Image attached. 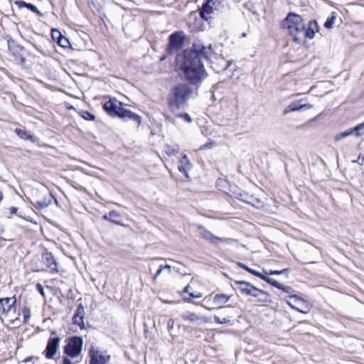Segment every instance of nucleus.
<instances>
[{
  "label": "nucleus",
  "mask_w": 364,
  "mask_h": 364,
  "mask_svg": "<svg viewBox=\"0 0 364 364\" xmlns=\"http://www.w3.org/2000/svg\"><path fill=\"white\" fill-rule=\"evenodd\" d=\"M22 314H23V322L26 323L28 322V321L31 318V309L26 306H25L23 310H22Z\"/></svg>",
  "instance_id": "nucleus-36"
},
{
  "label": "nucleus",
  "mask_w": 364,
  "mask_h": 364,
  "mask_svg": "<svg viewBox=\"0 0 364 364\" xmlns=\"http://www.w3.org/2000/svg\"><path fill=\"white\" fill-rule=\"evenodd\" d=\"M214 321L219 324H227L231 323V319L230 318H220L218 316H214L213 317Z\"/></svg>",
  "instance_id": "nucleus-39"
},
{
  "label": "nucleus",
  "mask_w": 364,
  "mask_h": 364,
  "mask_svg": "<svg viewBox=\"0 0 364 364\" xmlns=\"http://www.w3.org/2000/svg\"><path fill=\"white\" fill-rule=\"evenodd\" d=\"M15 5H16L19 9L26 8L28 10L33 11L38 16H42L43 14L38 9V8L31 3H26L23 0H16L14 2Z\"/></svg>",
  "instance_id": "nucleus-23"
},
{
  "label": "nucleus",
  "mask_w": 364,
  "mask_h": 364,
  "mask_svg": "<svg viewBox=\"0 0 364 364\" xmlns=\"http://www.w3.org/2000/svg\"><path fill=\"white\" fill-rule=\"evenodd\" d=\"M61 338L59 336L50 337L46 348L43 352L45 357L47 359H52L58 352L59 348V343Z\"/></svg>",
  "instance_id": "nucleus-9"
},
{
  "label": "nucleus",
  "mask_w": 364,
  "mask_h": 364,
  "mask_svg": "<svg viewBox=\"0 0 364 364\" xmlns=\"http://www.w3.org/2000/svg\"><path fill=\"white\" fill-rule=\"evenodd\" d=\"M217 61L218 62L216 63L213 62V65H211V68L217 73L225 71L232 65V61L226 62L225 60L223 58L217 59Z\"/></svg>",
  "instance_id": "nucleus-19"
},
{
  "label": "nucleus",
  "mask_w": 364,
  "mask_h": 364,
  "mask_svg": "<svg viewBox=\"0 0 364 364\" xmlns=\"http://www.w3.org/2000/svg\"><path fill=\"white\" fill-rule=\"evenodd\" d=\"M259 291H253V294H250V296L257 298L259 302L268 303L271 301V296L267 291L260 289H259Z\"/></svg>",
  "instance_id": "nucleus-25"
},
{
  "label": "nucleus",
  "mask_w": 364,
  "mask_h": 364,
  "mask_svg": "<svg viewBox=\"0 0 364 364\" xmlns=\"http://www.w3.org/2000/svg\"><path fill=\"white\" fill-rule=\"evenodd\" d=\"M231 296L225 294H216L213 299V303L218 309H221L223 305L228 302Z\"/></svg>",
  "instance_id": "nucleus-22"
},
{
  "label": "nucleus",
  "mask_w": 364,
  "mask_h": 364,
  "mask_svg": "<svg viewBox=\"0 0 364 364\" xmlns=\"http://www.w3.org/2000/svg\"><path fill=\"white\" fill-rule=\"evenodd\" d=\"M162 267H164V269L167 270L168 274L171 273V267L170 265H168V264L163 265L162 264Z\"/></svg>",
  "instance_id": "nucleus-54"
},
{
  "label": "nucleus",
  "mask_w": 364,
  "mask_h": 364,
  "mask_svg": "<svg viewBox=\"0 0 364 364\" xmlns=\"http://www.w3.org/2000/svg\"><path fill=\"white\" fill-rule=\"evenodd\" d=\"M58 45L63 48H68L71 46L70 41L65 36H63L60 42Z\"/></svg>",
  "instance_id": "nucleus-38"
},
{
  "label": "nucleus",
  "mask_w": 364,
  "mask_h": 364,
  "mask_svg": "<svg viewBox=\"0 0 364 364\" xmlns=\"http://www.w3.org/2000/svg\"><path fill=\"white\" fill-rule=\"evenodd\" d=\"M303 100L299 101H294L291 102L284 109V114L286 115L288 113L300 111V110H306L311 109L312 107L311 105L309 104H302Z\"/></svg>",
  "instance_id": "nucleus-13"
},
{
  "label": "nucleus",
  "mask_w": 364,
  "mask_h": 364,
  "mask_svg": "<svg viewBox=\"0 0 364 364\" xmlns=\"http://www.w3.org/2000/svg\"><path fill=\"white\" fill-rule=\"evenodd\" d=\"M203 306H204L205 308H206L208 310H212L214 308H209V307H206L205 305L203 304Z\"/></svg>",
  "instance_id": "nucleus-61"
},
{
  "label": "nucleus",
  "mask_w": 364,
  "mask_h": 364,
  "mask_svg": "<svg viewBox=\"0 0 364 364\" xmlns=\"http://www.w3.org/2000/svg\"><path fill=\"white\" fill-rule=\"evenodd\" d=\"M29 43H31L40 53L43 55H46V51L41 44H38L36 42L33 43L31 41H30Z\"/></svg>",
  "instance_id": "nucleus-40"
},
{
  "label": "nucleus",
  "mask_w": 364,
  "mask_h": 364,
  "mask_svg": "<svg viewBox=\"0 0 364 364\" xmlns=\"http://www.w3.org/2000/svg\"><path fill=\"white\" fill-rule=\"evenodd\" d=\"M189 288H190V286H189V285H187V286L184 288L183 293L188 292V289H189Z\"/></svg>",
  "instance_id": "nucleus-59"
},
{
  "label": "nucleus",
  "mask_w": 364,
  "mask_h": 364,
  "mask_svg": "<svg viewBox=\"0 0 364 364\" xmlns=\"http://www.w3.org/2000/svg\"><path fill=\"white\" fill-rule=\"evenodd\" d=\"M205 5L210 6L213 9V10H219L221 7V2L220 0H205Z\"/></svg>",
  "instance_id": "nucleus-31"
},
{
  "label": "nucleus",
  "mask_w": 364,
  "mask_h": 364,
  "mask_svg": "<svg viewBox=\"0 0 364 364\" xmlns=\"http://www.w3.org/2000/svg\"><path fill=\"white\" fill-rule=\"evenodd\" d=\"M235 284L237 286V289L240 291L242 294L250 296V294H253L252 291H259V288L252 285L248 282L246 281H235Z\"/></svg>",
  "instance_id": "nucleus-12"
},
{
  "label": "nucleus",
  "mask_w": 364,
  "mask_h": 364,
  "mask_svg": "<svg viewBox=\"0 0 364 364\" xmlns=\"http://www.w3.org/2000/svg\"><path fill=\"white\" fill-rule=\"evenodd\" d=\"M4 41L6 42L9 50L12 53L17 63L21 65H25V53L27 52L25 48L17 44L16 41L9 35L2 36Z\"/></svg>",
  "instance_id": "nucleus-4"
},
{
  "label": "nucleus",
  "mask_w": 364,
  "mask_h": 364,
  "mask_svg": "<svg viewBox=\"0 0 364 364\" xmlns=\"http://www.w3.org/2000/svg\"><path fill=\"white\" fill-rule=\"evenodd\" d=\"M363 161H364V157H361V156L360 155L358 156V159L353 160L352 162L353 163H358L360 165H363Z\"/></svg>",
  "instance_id": "nucleus-52"
},
{
  "label": "nucleus",
  "mask_w": 364,
  "mask_h": 364,
  "mask_svg": "<svg viewBox=\"0 0 364 364\" xmlns=\"http://www.w3.org/2000/svg\"><path fill=\"white\" fill-rule=\"evenodd\" d=\"M63 36V35L61 33V32L60 31H58V29L53 28L51 30V37H52L53 41L56 42L58 44L59 42H60Z\"/></svg>",
  "instance_id": "nucleus-32"
},
{
  "label": "nucleus",
  "mask_w": 364,
  "mask_h": 364,
  "mask_svg": "<svg viewBox=\"0 0 364 364\" xmlns=\"http://www.w3.org/2000/svg\"><path fill=\"white\" fill-rule=\"evenodd\" d=\"M245 193L244 191H240V190L233 191L232 193L230 194V196L237 200H240L239 196L242 195V193Z\"/></svg>",
  "instance_id": "nucleus-44"
},
{
  "label": "nucleus",
  "mask_w": 364,
  "mask_h": 364,
  "mask_svg": "<svg viewBox=\"0 0 364 364\" xmlns=\"http://www.w3.org/2000/svg\"><path fill=\"white\" fill-rule=\"evenodd\" d=\"M335 20L336 17L334 16L328 17L324 23V27L326 28H332L335 23Z\"/></svg>",
  "instance_id": "nucleus-41"
},
{
  "label": "nucleus",
  "mask_w": 364,
  "mask_h": 364,
  "mask_svg": "<svg viewBox=\"0 0 364 364\" xmlns=\"http://www.w3.org/2000/svg\"><path fill=\"white\" fill-rule=\"evenodd\" d=\"M260 279L265 281L268 284L277 287V289H279V287H282V284L278 282L277 280L272 279L266 275H264L262 274Z\"/></svg>",
  "instance_id": "nucleus-28"
},
{
  "label": "nucleus",
  "mask_w": 364,
  "mask_h": 364,
  "mask_svg": "<svg viewBox=\"0 0 364 364\" xmlns=\"http://www.w3.org/2000/svg\"><path fill=\"white\" fill-rule=\"evenodd\" d=\"M211 296L212 295H209V296L205 297V299H203V301L206 302V303H209L211 301Z\"/></svg>",
  "instance_id": "nucleus-57"
},
{
  "label": "nucleus",
  "mask_w": 364,
  "mask_h": 364,
  "mask_svg": "<svg viewBox=\"0 0 364 364\" xmlns=\"http://www.w3.org/2000/svg\"><path fill=\"white\" fill-rule=\"evenodd\" d=\"M289 272H290V269H288V268L283 269L280 270V274H287V275H288Z\"/></svg>",
  "instance_id": "nucleus-55"
},
{
  "label": "nucleus",
  "mask_w": 364,
  "mask_h": 364,
  "mask_svg": "<svg viewBox=\"0 0 364 364\" xmlns=\"http://www.w3.org/2000/svg\"><path fill=\"white\" fill-rule=\"evenodd\" d=\"M89 356L90 358L89 364H107L111 358L109 355H106L94 347L90 349Z\"/></svg>",
  "instance_id": "nucleus-8"
},
{
  "label": "nucleus",
  "mask_w": 364,
  "mask_h": 364,
  "mask_svg": "<svg viewBox=\"0 0 364 364\" xmlns=\"http://www.w3.org/2000/svg\"><path fill=\"white\" fill-rule=\"evenodd\" d=\"M114 216V210L109 211L108 215H104L102 218L106 220H109L111 223H113L112 217Z\"/></svg>",
  "instance_id": "nucleus-43"
},
{
  "label": "nucleus",
  "mask_w": 364,
  "mask_h": 364,
  "mask_svg": "<svg viewBox=\"0 0 364 364\" xmlns=\"http://www.w3.org/2000/svg\"><path fill=\"white\" fill-rule=\"evenodd\" d=\"M102 108L110 117H114V97L108 95L102 96Z\"/></svg>",
  "instance_id": "nucleus-18"
},
{
  "label": "nucleus",
  "mask_w": 364,
  "mask_h": 364,
  "mask_svg": "<svg viewBox=\"0 0 364 364\" xmlns=\"http://www.w3.org/2000/svg\"><path fill=\"white\" fill-rule=\"evenodd\" d=\"M233 241H234V240L232 239V238H222V237H219V240H218V242H225V243H230V242H232Z\"/></svg>",
  "instance_id": "nucleus-49"
},
{
  "label": "nucleus",
  "mask_w": 364,
  "mask_h": 364,
  "mask_svg": "<svg viewBox=\"0 0 364 364\" xmlns=\"http://www.w3.org/2000/svg\"><path fill=\"white\" fill-rule=\"evenodd\" d=\"M282 28H287L293 41L300 43L304 38H314L316 32L318 31V25L316 20L309 21L306 27L303 18L294 12H289L282 22Z\"/></svg>",
  "instance_id": "nucleus-2"
},
{
  "label": "nucleus",
  "mask_w": 364,
  "mask_h": 364,
  "mask_svg": "<svg viewBox=\"0 0 364 364\" xmlns=\"http://www.w3.org/2000/svg\"><path fill=\"white\" fill-rule=\"evenodd\" d=\"M353 130L355 131L356 136H360L362 134H364V122L356 125L355 127L353 128Z\"/></svg>",
  "instance_id": "nucleus-35"
},
{
  "label": "nucleus",
  "mask_w": 364,
  "mask_h": 364,
  "mask_svg": "<svg viewBox=\"0 0 364 364\" xmlns=\"http://www.w3.org/2000/svg\"><path fill=\"white\" fill-rule=\"evenodd\" d=\"M53 200H55L56 203H58L57 199L54 197L51 192H47L45 196H43V199L41 200H30V203L32 205H33L36 209L41 210L48 207Z\"/></svg>",
  "instance_id": "nucleus-10"
},
{
  "label": "nucleus",
  "mask_w": 364,
  "mask_h": 364,
  "mask_svg": "<svg viewBox=\"0 0 364 364\" xmlns=\"http://www.w3.org/2000/svg\"><path fill=\"white\" fill-rule=\"evenodd\" d=\"M192 93V89L186 84H179L173 89V94L168 98V105L174 112L188 99Z\"/></svg>",
  "instance_id": "nucleus-3"
},
{
  "label": "nucleus",
  "mask_w": 364,
  "mask_h": 364,
  "mask_svg": "<svg viewBox=\"0 0 364 364\" xmlns=\"http://www.w3.org/2000/svg\"><path fill=\"white\" fill-rule=\"evenodd\" d=\"M264 273H265L266 276L267 275H279L280 270H270L269 272L265 271Z\"/></svg>",
  "instance_id": "nucleus-47"
},
{
  "label": "nucleus",
  "mask_w": 364,
  "mask_h": 364,
  "mask_svg": "<svg viewBox=\"0 0 364 364\" xmlns=\"http://www.w3.org/2000/svg\"><path fill=\"white\" fill-rule=\"evenodd\" d=\"M353 132H355V131L353 130V128H351L348 130H346L343 132H341V133L337 134L335 139L336 141H339L345 137H347V136L351 135Z\"/></svg>",
  "instance_id": "nucleus-33"
},
{
  "label": "nucleus",
  "mask_w": 364,
  "mask_h": 364,
  "mask_svg": "<svg viewBox=\"0 0 364 364\" xmlns=\"http://www.w3.org/2000/svg\"><path fill=\"white\" fill-rule=\"evenodd\" d=\"M80 114L83 119L86 120L94 121L95 119V116L88 111H81Z\"/></svg>",
  "instance_id": "nucleus-34"
},
{
  "label": "nucleus",
  "mask_w": 364,
  "mask_h": 364,
  "mask_svg": "<svg viewBox=\"0 0 364 364\" xmlns=\"http://www.w3.org/2000/svg\"><path fill=\"white\" fill-rule=\"evenodd\" d=\"M164 117L166 122L173 123L175 118L168 114H164Z\"/></svg>",
  "instance_id": "nucleus-51"
},
{
  "label": "nucleus",
  "mask_w": 364,
  "mask_h": 364,
  "mask_svg": "<svg viewBox=\"0 0 364 364\" xmlns=\"http://www.w3.org/2000/svg\"><path fill=\"white\" fill-rule=\"evenodd\" d=\"M85 309L82 303L77 305V309L73 317V322L77 325L80 328H84Z\"/></svg>",
  "instance_id": "nucleus-15"
},
{
  "label": "nucleus",
  "mask_w": 364,
  "mask_h": 364,
  "mask_svg": "<svg viewBox=\"0 0 364 364\" xmlns=\"http://www.w3.org/2000/svg\"><path fill=\"white\" fill-rule=\"evenodd\" d=\"M279 289L287 293L289 296L293 295L292 294L294 292V290L291 287L284 286L283 284L282 287H279Z\"/></svg>",
  "instance_id": "nucleus-42"
},
{
  "label": "nucleus",
  "mask_w": 364,
  "mask_h": 364,
  "mask_svg": "<svg viewBox=\"0 0 364 364\" xmlns=\"http://www.w3.org/2000/svg\"><path fill=\"white\" fill-rule=\"evenodd\" d=\"M239 198L240 200L248 203L257 208L263 207V201L252 195H250L247 192H245L242 195H240Z\"/></svg>",
  "instance_id": "nucleus-14"
},
{
  "label": "nucleus",
  "mask_w": 364,
  "mask_h": 364,
  "mask_svg": "<svg viewBox=\"0 0 364 364\" xmlns=\"http://www.w3.org/2000/svg\"><path fill=\"white\" fill-rule=\"evenodd\" d=\"M114 223H115V224H118V223H119V222H118L117 220H115Z\"/></svg>",
  "instance_id": "nucleus-63"
},
{
  "label": "nucleus",
  "mask_w": 364,
  "mask_h": 364,
  "mask_svg": "<svg viewBox=\"0 0 364 364\" xmlns=\"http://www.w3.org/2000/svg\"><path fill=\"white\" fill-rule=\"evenodd\" d=\"M210 148V146L208 144H205L204 145H203L201 147H200V149H208Z\"/></svg>",
  "instance_id": "nucleus-58"
},
{
  "label": "nucleus",
  "mask_w": 364,
  "mask_h": 364,
  "mask_svg": "<svg viewBox=\"0 0 364 364\" xmlns=\"http://www.w3.org/2000/svg\"><path fill=\"white\" fill-rule=\"evenodd\" d=\"M287 303L294 309H296V311L301 312V313H306L307 311H303L300 309L297 304L302 303L303 300L300 298H299L296 295H290L288 296V299H286Z\"/></svg>",
  "instance_id": "nucleus-24"
},
{
  "label": "nucleus",
  "mask_w": 364,
  "mask_h": 364,
  "mask_svg": "<svg viewBox=\"0 0 364 364\" xmlns=\"http://www.w3.org/2000/svg\"><path fill=\"white\" fill-rule=\"evenodd\" d=\"M36 290L38 291V292H39L43 296H45L44 288L40 283H38L36 284Z\"/></svg>",
  "instance_id": "nucleus-45"
},
{
  "label": "nucleus",
  "mask_w": 364,
  "mask_h": 364,
  "mask_svg": "<svg viewBox=\"0 0 364 364\" xmlns=\"http://www.w3.org/2000/svg\"><path fill=\"white\" fill-rule=\"evenodd\" d=\"M186 40L185 34L183 31H176L168 36V43L166 48V53L168 55H172L181 50Z\"/></svg>",
  "instance_id": "nucleus-6"
},
{
  "label": "nucleus",
  "mask_w": 364,
  "mask_h": 364,
  "mask_svg": "<svg viewBox=\"0 0 364 364\" xmlns=\"http://www.w3.org/2000/svg\"><path fill=\"white\" fill-rule=\"evenodd\" d=\"M42 259L44 264L51 269V271H55L56 272H58L57 267H58V262L54 257L52 252H46V253L43 254L42 255Z\"/></svg>",
  "instance_id": "nucleus-16"
},
{
  "label": "nucleus",
  "mask_w": 364,
  "mask_h": 364,
  "mask_svg": "<svg viewBox=\"0 0 364 364\" xmlns=\"http://www.w3.org/2000/svg\"><path fill=\"white\" fill-rule=\"evenodd\" d=\"M200 297H202V294L200 293H198V294L190 293L189 297L188 298L184 297V299L191 300V298H200Z\"/></svg>",
  "instance_id": "nucleus-46"
},
{
  "label": "nucleus",
  "mask_w": 364,
  "mask_h": 364,
  "mask_svg": "<svg viewBox=\"0 0 364 364\" xmlns=\"http://www.w3.org/2000/svg\"><path fill=\"white\" fill-rule=\"evenodd\" d=\"M4 196L2 192L0 191V202L3 200Z\"/></svg>",
  "instance_id": "nucleus-60"
},
{
  "label": "nucleus",
  "mask_w": 364,
  "mask_h": 364,
  "mask_svg": "<svg viewBox=\"0 0 364 364\" xmlns=\"http://www.w3.org/2000/svg\"><path fill=\"white\" fill-rule=\"evenodd\" d=\"M213 53L211 45L205 46L197 43H193L191 50L184 51L181 68L190 83L196 85L204 78L203 62H208Z\"/></svg>",
  "instance_id": "nucleus-1"
},
{
  "label": "nucleus",
  "mask_w": 364,
  "mask_h": 364,
  "mask_svg": "<svg viewBox=\"0 0 364 364\" xmlns=\"http://www.w3.org/2000/svg\"><path fill=\"white\" fill-rule=\"evenodd\" d=\"M215 10L210 6L205 5V2H203L201 8L199 9V15L203 20L208 21L209 19L213 18V14Z\"/></svg>",
  "instance_id": "nucleus-21"
},
{
  "label": "nucleus",
  "mask_w": 364,
  "mask_h": 364,
  "mask_svg": "<svg viewBox=\"0 0 364 364\" xmlns=\"http://www.w3.org/2000/svg\"><path fill=\"white\" fill-rule=\"evenodd\" d=\"M181 317L185 321H196L199 319V316L191 312H186L181 315Z\"/></svg>",
  "instance_id": "nucleus-29"
},
{
  "label": "nucleus",
  "mask_w": 364,
  "mask_h": 364,
  "mask_svg": "<svg viewBox=\"0 0 364 364\" xmlns=\"http://www.w3.org/2000/svg\"><path fill=\"white\" fill-rule=\"evenodd\" d=\"M191 168V163L190 162L188 156L184 154L179 161L178 170L180 172L183 173L186 178H189L188 172Z\"/></svg>",
  "instance_id": "nucleus-20"
},
{
  "label": "nucleus",
  "mask_w": 364,
  "mask_h": 364,
  "mask_svg": "<svg viewBox=\"0 0 364 364\" xmlns=\"http://www.w3.org/2000/svg\"><path fill=\"white\" fill-rule=\"evenodd\" d=\"M18 208L13 206L9 208V213L10 215H16L17 213Z\"/></svg>",
  "instance_id": "nucleus-53"
},
{
  "label": "nucleus",
  "mask_w": 364,
  "mask_h": 364,
  "mask_svg": "<svg viewBox=\"0 0 364 364\" xmlns=\"http://www.w3.org/2000/svg\"><path fill=\"white\" fill-rule=\"evenodd\" d=\"M44 41L46 42V43H49L48 39H45Z\"/></svg>",
  "instance_id": "nucleus-62"
},
{
  "label": "nucleus",
  "mask_w": 364,
  "mask_h": 364,
  "mask_svg": "<svg viewBox=\"0 0 364 364\" xmlns=\"http://www.w3.org/2000/svg\"><path fill=\"white\" fill-rule=\"evenodd\" d=\"M16 299L15 296L12 297H5L0 299V311L5 314L9 313L11 310L15 311V304Z\"/></svg>",
  "instance_id": "nucleus-11"
},
{
  "label": "nucleus",
  "mask_w": 364,
  "mask_h": 364,
  "mask_svg": "<svg viewBox=\"0 0 364 364\" xmlns=\"http://www.w3.org/2000/svg\"><path fill=\"white\" fill-rule=\"evenodd\" d=\"M14 132L16 134V135L23 139L25 140H31L34 141L36 137L34 135L31 134L28 132H27L26 129H20V128H16L14 130Z\"/></svg>",
  "instance_id": "nucleus-26"
},
{
  "label": "nucleus",
  "mask_w": 364,
  "mask_h": 364,
  "mask_svg": "<svg viewBox=\"0 0 364 364\" xmlns=\"http://www.w3.org/2000/svg\"><path fill=\"white\" fill-rule=\"evenodd\" d=\"M198 231L199 235L205 239V240L209 241L212 244H217L218 240H219V237L214 235L210 231L207 230L204 226L200 225L198 226Z\"/></svg>",
  "instance_id": "nucleus-17"
},
{
  "label": "nucleus",
  "mask_w": 364,
  "mask_h": 364,
  "mask_svg": "<svg viewBox=\"0 0 364 364\" xmlns=\"http://www.w3.org/2000/svg\"><path fill=\"white\" fill-rule=\"evenodd\" d=\"M164 150L167 155L169 156H176L180 151V146L178 144L174 145H170V144H166L164 146Z\"/></svg>",
  "instance_id": "nucleus-27"
},
{
  "label": "nucleus",
  "mask_w": 364,
  "mask_h": 364,
  "mask_svg": "<svg viewBox=\"0 0 364 364\" xmlns=\"http://www.w3.org/2000/svg\"><path fill=\"white\" fill-rule=\"evenodd\" d=\"M83 339L82 337L73 336L69 338L67 344L63 348L64 353L68 358H76L82 350Z\"/></svg>",
  "instance_id": "nucleus-5"
},
{
  "label": "nucleus",
  "mask_w": 364,
  "mask_h": 364,
  "mask_svg": "<svg viewBox=\"0 0 364 364\" xmlns=\"http://www.w3.org/2000/svg\"><path fill=\"white\" fill-rule=\"evenodd\" d=\"M163 270H164V267H162V264L159 265V269L157 270L156 273L155 274V275L154 277V280H156V278L161 274Z\"/></svg>",
  "instance_id": "nucleus-48"
},
{
  "label": "nucleus",
  "mask_w": 364,
  "mask_h": 364,
  "mask_svg": "<svg viewBox=\"0 0 364 364\" xmlns=\"http://www.w3.org/2000/svg\"><path fill=\"white\" fill-rule=\"evenodd\" d=\"M119 106L115 104V116H117L124 121H133L136 123V126H139L141 122V117L129 109L122 107V103L121 102H119Z\"/></svg>",
  "instance_id": "nucleus-7"
},
{
  "label": "nucleus",
  "mask_w": 364,
  "mask_h": 364,
  "mask_svg": "<svg viewBox=\"0 0 364 364\" xmlns=\"http://www.w3.org/2000/svg\"><path fill=\"white\" fill-rule=\"evenodd\" d=\"M175 118H182L186 122L191 123L193 119L187 113L176 114Z\"/></svg>",
  "instance_id": "nucleus-37"
},
{
  "label": "nucleus",
  "mask_w": 364,
  "mask_h": 364,
  "mask_svg": "<svg viewBox=\"0 0 364 364\" xmlns=\"http://www.w3.org/2000/svg\"><path fill=\"white\" fill-rule=\"evenodd\" d=\"M237 265L239 267H240L241 268L244 269L245 270H246L247 272L251 273L252 274H253L259 278H260V277L262 275V273H260L259 272L247 267L246 264H245L242 262H238Z\"/></svg>",
  "instance_id": "nucleus-30"
},
{
  "label": "nucleus",
  "mask_w": 364,
  "mask_h": 364,
  "mask_svg": "<svg viewBox=\"0 0 364 364\" xmlns=\"http://www.w3.org/2000/svg\"><path fill=\"white\" fill-rule=\"evenodd\" d=\"M224 183H227V181L223 179H218L217 181V186H223Z\"/></svg>",
  "instance_id": "nucleus-56"
},
{
  "label": "nucleus",
  "mask_w": 364,
  "mask_h": 364,
  "mask_svg": "<svg viewBox=\"0 0 364 364\" xmlns=\"http://www.w3.org/2000/svg\"><path fill=\"white\" fill-rule=\"evenodd\" d=\"M61 364H75V363H73L69 358L63 356Z\"/></svg>",
  "instance_id": "nucleus-50"
}]
</instances>
